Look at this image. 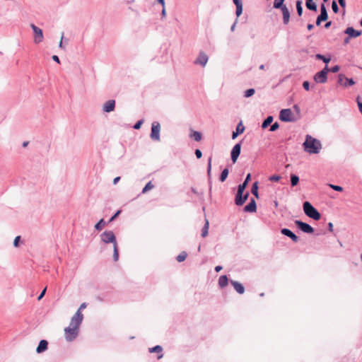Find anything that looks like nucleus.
Wrapping results in <instances>:
<instances>
[{
  "mask_svg": "<svg viewBox=\"0 0 362 362\" xmlns=\"http://www.w3.org/2000/svg\"><path fill=\"white\" fill-rule=\"evenodd\" d=\"M343 33L347 35L349 37L356 38L362 35V30H358L354 29L353 27H347L343 32Z\"/></svg>",
  "mask_w": 362,
  "mask_h": 362,
  "instance_id": "13",
  "label": "nucleus"
},
{
  "mask_svg": "<svg viewBox=\"0 0 362 362\" xmlns=\"http://www.w3.org/2000/svg\"><path fill=\"white\" fill-rule=\"evenodd\" d=\"M83 319V315L82 313L80 311V309H78L76 313L74 315V316L71 317L70 325H76L78 327H80L82 321Z\"/></svg>",
  "mask_w": 362,
  "mask_h": 362,
  "instance_id": "12",
  "label": "nucleus"
},
{
  "mask_svg": "<svg viewBox=\"0 0 362 362\" xmlns=\"http://www.w3.org/2000/svg\"><path fill=\"white\" fill-rule=\"evenodd\" d=\"M303 1L301 0H297L296 1V11L297 14L299 17H300L303 15Z\"/></svg>",
  "mask_w": 362,
  "mask_h": 362,
  "instance_id": "31",
  "label": "nucleus"
},
{
  "mask_svg": "<svg viewBox=\"0 0 362 362\" xmlns=\"http://www.w3.org/2000/svg\"><path fill=\"white\" fill-rule=\"evenodd\" d=\"M305 6L308 10L311 11H317V6L316 3L313 1V0H305Z\"/></svg>",
  "mask_w": 362,
  "mask_h": 362,
  "instance_id": "25",
  "label": "nucleus"
},
{
  "mask_svg": "<svg viewBox=\"0 0 362 362\" xmlns=\"http://www.w3.org/2000/svg\"><path fill=\"white\" fill-rule=\"evenodd\" d=\"M281 179V176L279 175H272L269 177V180L272 182H278Z\"/></svg>",
  "mask_w": 362,
  "mask_h": 362,
  "instance_id": "45",
  "label": "nucleus"
},
{
  "mask_svg": "<svg viewBox=\"0 0 362 362\" xmlns=\"http://www.w3.org/2000/svg\"><path fill=\"white\" fill-rule=\"evenodd\" d=\"M338 2H339V6H341V8H342V13L343 15L346 12V10H345V8H346V0H338Z\"/></svg>",
  "mask_w": 362,
  "mask_h": 362,
  "instance_id": "48",
  "label": "nucleus"
},
{
  "mask_svg": "<svg viewBox=\"0 0 362 362\" xmlns=\"http://www.w3.org/2000/svg\"><path fill=\"white\" fill-rule=\"evenodd\" d=\"M144 123V119H139L138 120L133 126V128L134 129H139Z\"/></svg>",
  "mask_w": 362,
  "mask_h": 362,
  "instance_id": "50",
  "label": "nucleus"
},
{
  "mask_svg": "<svg viewBox=\"0 0 362 362\" xmlns=\"http://www.w3.org/2000/svg\"><path fill=\"white\" fill-rule=\"evenodd\" d=\"M279 128V124L277 122H275L273 124H271L270 125V132H275Z\"/></svg>",
  "mask_w": 362,
  "mask_h": 362,
  "instance_id": "46",
  "label": "nucleus"
},
{
  "mask_svg": "<svg viewBox=\"0 0 362 362\" xmlns=\"http://www.w3.org/2000/svg\"><path fill=\"white\" fill-rule=\"evenodd\" d=\"M237 23H238V19H235V22L233 23V24L230 27V31L231 32H233L235 30V25H236Z\"/></svg>",
  "mask_w": 362,
  "mask_h": 362,
  "instance_id": "64",
  "label": "nucleus"
},
{
  "mask_svg": "<svg viewBox=\"0 0 362 362\" xmlns=\"http://www.w3.org/2000/svg\"><path fill=\"white\" fill-rule=\"evenodd\" d=\"M194 153L197 159L201 158L202 156V152L198 148L195 150Z\"/></svg>",
  "mask_w": 362,
  "mask_h": 362,
  "instance_id": "57",
  "label": "nucleus"
},
{
  "mask_svg": "<svg viewBox=\"0 0 362 362\" xmlns=\"http://www.w3.org/2000/svg\"><path fill=\"white\" fill-rule=\"evenodd\" d=\"M281 233L282 235L291 238V240L294 243H298L299 240V238L288 228H281Z\"/></svg>",
  "mask_w": 362,
  "mask_h": 362,
  "instance_id": "15",
  "label": "nucleus"
},
{
  "mask_svg": "<svg viewBox=\"0 0 362 362\" xmlns=\"http://www.w3.org/2000/svg\"><path fill=\"white\" fill-rule=\"evenodd\" d=\"M47 291V287H45L40 293V295L37 297V300H40L45 295Z\"/></svg>",
  "mask_w": 362,
  "mask_h": 362,
  "instance_id": "56",
  "label": "nucleus"
},
{
  "mask_svg": "<svg viewBox=\"0 0 362 362\" xmlns=\"http://www.w3.org/2000/svg\"><path fill=\"white\" fill-rule=\"evenodd\" d=\"M345 79V83L343 84L344 87H349L356 83L355 81L352 78H347L344 75L340 74L338 76V83L342 84V80Z\"/></svg>",
  "mask_w": 362,
  "mask_h": 362,
  "instance_id": "18",
  "label": "nucleus"
},
{
  "mask_svg": "<svg viewBox=\"0 0 362 362\" xmlns=\"http://www.w3.org/2000/svg\"><path fill=\"white\" fill-rule=\"evenodd\" d=\"M243 211L247 213H254L257 211V204L255 200L253 198H251L249 203L247 204L244 208Z\"/></svg>",
  "mask_w": 362,
  "mask_h": 362,
  "instance_id": "16",
  "label": "nucleus"
},
{
  "mask_svg": "<svg viewBox=\"0 0 362 362\" xmlns=\"http://www.w3.org/2000/svg\"><path fill=\"white\" fill-rule=\"evenodd\" d=\"M291 178V187L296 186L299 182V177L296 174H291L290 176Z\"/></svg>",
  "mask_w": 362,
  "mask_h": 362,
  "instance_id": "37",
  "label": "nucleus"
},
{
  "mask_svg": "<svg viewBox=\"0 0 362 362\" xmlns=\"http://www.w3.org/2000/svg\"><path fill=\"white\" fill-rule=\"evenodd\" d=\"M209 57L207 54L204 52H200L199 53V55L197 58L194 61L195 64L201 65L202 66H205L207 62H208Z\"/></svg>",
  "mask_w": 362,
  "mask_h": 362,
  "instance_id": "14",
  "label": "nucleus"
},
{
  "mask_svg": "<svg viewBox=\"0 0 362 362\" xmlns=\"http://www.w3.org/2000/svg\"><path fill=\"white\" fill-rule=\"evenodd\" d=\"M328 230L330 232L333 231V223L332 222H329L327 224Z\"/></svg>",
  "mask_w": 362,
  "mask_h": 362,
  "instance_id": "63",
  "label": "nucleus"
},
{
  "mask_svg": "<svg viewBox=\"0 0 362 362\" xmlns=\"http://www.w3.org/2000/svg\"><path fill=\"white\" fill-rule=\"evenodd\" d=\"M303 146L304 151L310 154H317L322 148L320 141L308 134L306 135L305 140L303 142Z\"/></svg>",
  "mask_w": 362,
  "mask_h": 362,
  "instance_id": "1",
  "label": "nucleus"
},
{
  "mask_svg": "<svg viewBox=\"0 0 362 362\" xmlns=\"http://www.w3.org/2000/svg\"><path fill=\"white\" fill-rule=\"evenodd\" d=\"M187 253L185 251H182V252H180L177 257H176V260L178 262H182L183 261L185 260V259L187 258Z\"/></svg>",
  "mask_w": 362,
  "mask_h": 362,
  "instance_id": "39",
  "label": "nucleus"
},
{
  "mask_svg": "<svg viewBox=\"0 0 362 362\" xmlns=\"http://www.w3.org/2000/svg\"><path fill=\"white\" fill-rule=\"evenodd\" d=\"M113 259L117 262L119 259V250L117 245L113 246Z\"/></svg>",
  "mask_w": 362,
  "mask_h": 362,
  "instance_id": "41",
  "label": "nucleus"
},
{
  "mask_svg": "<svg viewBox=\"0 0 362 362\" xmlns=\"http://www.w3.org/2000/svg\"><path fill=\"white\" fill-rule=\"evenodd\" d=\"M30 28H32L33 33H34V42L35 44H38L41 42L43 40V32L42 30L37 26H36L35 24L32 23L30 24Z\"/></svg>",
  "mask_w": 362,
  "mask_h": 362,
  "instance_id": "10",
  "label": "nucleus"
},
{
  "mask_svg": "<svg viewBox=\"0 0 362 362\" xmlns=\"http://www.w3.org/2000/svg\"><path fill=\"white\" fill-rule=\"evenodd\" d=\"M233 2L235 5V6H243L242 0H233Z\"/></svg>",
  "mask_w": 362,
  "mask_h": 362,
  "instance_id": "60",
  "label": "nucleus"
},
{
  "mask_svg": "<svg viewBox=\"0 0 362 362\" xmlns=\"http://www.w3.org/2000/svg\"><path fill=\"white\" fill-rule=\"evenodd\" d=\"M148 351H149L150 353H158V354H159L158 355V357H157L158 359H160L163 356V354L161 353L162 351H163V348L160 345H156V346H155L153 347L149 348Z\"/></svg>",
  "mask_w": 362,
  "mask_h": 362,
  "instance_id": "24",
  "label": "nucleus"
},
{
  "mask_svg": "<svg viewBox=\"0 0 362 362\" xmlns=\"http://www.w3.org/2000/svg\"><path fill=\"white\" fill-rule=\"evenodd\" d=\"M340 70V66L339 65H335L329 69V71L332 73H337Z\"/></svg>",
  "mask_w": 362,
  "mask_h": 362,
  "instance_id": "52",
  "label": "nucleus"
},
{
  "mask_svg": "<svg viewBox=\"0 0 362 362\" xmlns=\"http://www.w3.org/2000/svg\"><path fill=\"white\" fill-rule=\"evenodd\" d=\"M245 127L243 122L240 121L236 126L235 131L232 133V139H235L238 135L243 134L245 131Z\"/></svg>",
  "mask_w": 362,
  "mask_h": 362,
  "instance_id": "20",
  "label": "nucleus"
},
{
  "mask_svg": "<svg viewBox=\"0 0 362 362\" xmlns=\"http://www.w3.org/2000/svg\"><path fill=\"white\" fill-rule=\"evenodd\" d=\"M243 13V6H236L235 15L237 16L236 19Z\"/></svg>",
  "mask_w": 362,
  "mask_h": 362,
  "instance_id": "49",
  "label": "nucleus"
},
{
  "mask_svg": "<svg viewBox=\"0 0 362 362\" xmlns=\"http://www.w3.org/2000/svg\"><path fill=\"white\" fill-rule=\"evenodd\" d=\"M279 119L284 122H294L298 118L295 117L291 109H282L279 112Z\"/></svg>",
  "mask_w": 362,
  "mask_h": 362,
  "instance_id": "3",
  "label": "nucleus"
},
{
  "mask_svg": "<svg viewBox=\"0 0 362 362\" xmlns=\"http://www.w3.org/2000/svg\"><path fill=\"white\" fill-rule=\"evenodd\" d=\"M102 242L105 244L112 243L113 246L117 245L116 237L113 231L105 230L100 234Z\"/></svg>",
  "mask_w": 362,
  "mask_h": 362,
  "instance_id": "4",
  "label": "nucleus"
},
{
  "mask_svg": "<svg viewBox=\"0 0 362 362\" xmlns=\"http://www.w3.org/2000/svg\"><path fill=\"white\" fill-rule=\"evenodd\" d=\"M120 213H121V210H117L115 213V214L111 216V218L109 220V222H112L113 221H115L117 218V217L119 215Z\"/></svg>",
  "mask_w": 362,
  "mask_h": 362,
  "instance_id": "53",
  "label": "nucleus"
},
{
  "mask_svg": "<svg viewBox=\"0 0 362 362\" xmlns=\"http://www.w3.org/2000/svg\"><path fill=\"white\" fill-rule=\"evenodd\" d=\"M255 90L254 88H249L244 92V97L250 98L252 96L255 94Z\"/></svg>",
  "mask_w": 362,
  "mask_h": 362,
  "instance_id": "42",
  "label": "nucleus"
},
{
  "mask_svg": "<svg viewBox=\"0 0 362 362\" xmlns=\"http://www.w3.org/2000/svg\"><path fill=\"white\" fill-rule=\"evenodd\" d=\"M230 283L233 286L234 289L236 291V292L238 293H239V294L244 293L245 287L241 283H240L237 281H234V280H230Z\"/></svg>",
  "mask_w": 362,
  "mask_h": 362,
  "instance_id": "19",
  "label": "nucleus"
},
{
  "mask_svg": "<svg viewBox=\"0 0 362 362\" xmlns=\"http://www.w3.org/2000/svg\"><path fill=\"white\" fill-rule=\"evenodd\" d=\"M209 223L207 219L205 220V223L202 229V236L205 238L209 233Z\"/></svg>",
  "mask_w": 362,
  "mask_h": 362,
  "instance_id": "34",
  "label": "nucleus"
},
{
  "mask_svg": "<svg viewBox=\"0 0 362 362\" xmlns=\"http://www.w3.org/2000/svg\"><path fill=\"white\" fill-rule=\"evenodd\" d=\"M78 329H79V327L76 326V325L71 326L69 325V327H66L64 329V332L66 334V341H71L74 339H75L76 338V337L78 336Z\"/></svg>",
  "mask_w": 362,
  "mask_h": 362,
  "instance_id": "5",
  "label": "nucleus"
},
{
  "mask_svg": "<svg viewBox=\"0 0 362 362\" xmlns=\"http://www.w3.org/2000/svg\"><path fill=\"white\" fill-rule=\"evenodd\" d=\"M351 37H349L347 35V37H346L344 39V42H343V44H344V45H346L347 44H349V42H350V40H351Z\"/></svg>",
  "mask_w": 362,
  "mask_h": 362,
  "instance_id": "62",
  "label": "nucleus"
},
{
  "mask_svg": "<svg viewBox=\"0 0 362 362\" xmlns=\"http://www.w3.org/2000/svg\"><path fill=\"white\" fill-rule=\"evenodd\" d=\"M327 20L320 17L317 16L315 21V24L317 26H320L322 22L326 21Z\"/></svg>",
  "mask_w": 362,
  "mask_h": 362,
  "instance_id": "55",
  "label": "nucleus"
},
{
  "mask_svg": "<svg viewBox=\"0 0 362 362\" xmlns=\"http://www.w3.org/2000/svg\"><path fill=\"white\" fill-rule=\"evenodd\" d=\"M293 107L295 112L299 115V117H298L299 119L300 118V109L299 106L296 104V105H293Z\"/></svg>",
  "mask_w": 362,
  "mask_h": 362,
  "instance_id": "58",
  "label": "nucleus"
},
{
  "mask_svg": "<svg viewBox=\"0 0 362 362\" xmlns=\"http://www.w3.org/2000/svg\"><path fill=\"white\" fill-rule=\"evenodd\" d=\"M332 9L334 13H338L339 8L338 4L335 0H333L332 2Z\"/></svg>",
  "mask_w": 362,
  "mask_h": 362,
  "instance_id": "44",
  "label": "nucleus"
},
{
  "mask_svg": "<svg viewBox=\"0 0 362 362\" xmlns=\"http://www.w3.org/2000/svg\"><path fill=\"white\" fill-rule=\"evenodd\" d=\"M303 209L307 216L313 218L315 221H318L320 219V213L308 201L303 202Z\"/></svg>",
  "mask_w": 362,
  "mask_h": 362,
  "instance_id": "2",
  "label": "nucleus"
},
{
  "mask_svg": "<svg viewBox=\"0 0 362 362\" xmlns=\"http://www.w3.org/2000/svg\"><path fill=\"white\" fill-rule=\"evenodd\" d=\"M329 72V68L326 65L321 71L317 72L313 79L316 83H325L327 81V74Z\"/></svg>",
  "mask_w": 362,
  "mask_h": 362,
  "instance_id": "6",
  "label": "nucleus"
},
{
  "mask_svg": "<svg viewBox=\"0 0 362 362\" xmlns=\"http://www.w3.org/2000/svg\"><path fill=\"white\" fill-rule=\"evenodd\" d=\"M294 223L298 229L305 233L312 234L315 231L314 228L310 225L300 220H296Z\"/></svg>",
  "mask_w": 362,
  "mask_h": 362,
  "instance_id": "8",
  "label": "nucleus"
},
{
  "mask_svg": "<svg viewBox=\"0 0 362 362\" xmlns=\"http://www.w3.org/2000/svg\"><path fill=\"white\" fill-rule=\"evenodd\" d=\"M229 282L227 275H221L218 279V286L221 288L226 287Z\"/></svg>",
  "mask_w": 362,
  "mask_h": 362,
  "instance_id": "26",
  "label": "nucleus"
},
{
  "mask_svg": "<svg viewBox=\"0 0 362 362\" xmlns=\"http://www.w3.org/2000/svg\"><path fill=\"white\" fill-rule=\"evenodd\" d=\"M315 58L318 60H322L326 65L331 61V56L326 57L322 54H317Z\"/></svg>",
  "mask_w": 362,
  "mask_h": 362,
  "instance_id": "33",
  "label": "nucleus"
},
{
  "mask_svg": "<svg viewBox=\"0 0 362 362\" xmlns=\"http://www.w3.org/2000/svg\"><path fill=\"white\" fill-rule=\"evenodd\" d=\"M283 15V23L284 25H287L289 23L290 21V11L287 7L281 9Z\"/></svg>",
  "mask_w": 362,
  "mask_h": 362,
  "instance_id": "23",
  "label": "nucleus"
},
{
  "mask_svg": "<svg viewBox=\"0 0 362 362\" xmlns=\"http://www.w3.org/2000/svg\"><path fill=\"white\" fill-rule=\"evenodd\" d=\"M68 39L66 38H64V32L62 33V37H61V40L59 42V47L60 49H65V47L64 46L63 43H64V41L67 43L68 42Z\"/></svg>",
  "mask_w": 362,
  "mask_h": 362,
  "instance_id": "43",
  "label": "nucleus"
},
{
  "mask_svg": "<svg viewBox=\"0 0 362 362\" xmlns=\"http://www.w3.org/2000/svg\"><path fill=\"white\" fill-rule=\"evenodd\" d=\"M190 137L193 138L196 141H199L202 139V133L197 131H192Z\"/></svg>",
  "mask_w": 362,
  "mask_h": 362,
  "instance_id": "35",
  "label": "nucleus"
},
{
  "mask_svg": "<svg viewBox=\"0 0 362 362\" xmlns=\"http://www.w3.org/2000/svg\"><path fill=\"white\" fill-rule=\"evenodd\" d=\"M310 84L308 81H303V87L305 90L308 91L310 90Z\"/></svg>",
  "mask_w": 362,
  "mask_h": 362,
  "instance_id": "54",
  "label": "nucleus"
},
{
  "mask_svg": "<svg viewBox=\"0 0 362 362\" xmlns=\"http://www.w3.org/2000/svg\"><path fill=\"white\" fill-rule=\"evenodd\" d=\"M21 240V237L20 235L16 236L14 238V240H13V246L15 247H19Z\"/></svg>",
  "mask_w": 362,
  "mask_h": 362,
  "instance_id": "47",
  "label": "nucleus"
},
{
  "mask_svg": "<svg viewBox=\"0 0 362 362\" xmlns=\"http://www.w3.org/2000/svg\"><path fill=\"white\" fill-rule=\"evenodd\" d=\"M258 184L259 182L257 181L255 182L251 188V193L257 198H259V192H258Z\"/></svg>",
  "mask_w": 362,
  "mask_h": 362,
  "instance_id": "32",
  "label": "nucleus"
},
{
  "mask_svg": "<svg viewBox=\"0 0 362 362\" xmlns=\"http://www.w3.org/2000/svg\"><path fill=\"white\" fill-rule=\"evenodd\" d=\"M105 225H106L105 221L103 218H101L95 225V229L98 231H100Z\"/></svg>",
  "mask_w": 362,
  "mask_h": 362,
  "instance_id": "38",
  "label": "nucleus"
},
{
  "mask_svg": "<svg viewBox=\"0 0 362 362\" xmlns=\"http://www.w3.org/2000/svg\"><path fill=\"white\" fill-rule=\"evenodd\" d=\"M228 173H229V170L227 168H224L222 172L221 173V175L219 176V180L221 182H223L226 181V180L227 179L228 177Z\"/></svg>",
  "mask_w": 362,
  "mask_h": 362,
  "instance_id": "36",
  "label": "nucleus"
},
{
  "mask_svg": "<svg viewBox=\"0 0 362 362\" xmlns=\"http://www.w3.org/2000/svg\"><path fill=\"white\" fill-rule=\"evenodd\" d=\"M211 160H212V157L210 156L208 159V163H207V176H208V180H209V193L211 192Z\"/></svg>",
  "mask_w": 362,
  "mask_h": 362,
  "instance_id": "22",
  "label": "nucleus"
},
{
  "mask_svg": "<svg viewBox=\"0 0 362 362\" xmlns=\"http://www.w3.org/2000/svg\"><path fill=\"white\" fill-rule=\"evenodd\" d=\"M285 0H274L273 3V8L276 9H283L286 7V4H284Z\"/></svg>",
  "mask_w": 362,
  "mask_h": 362,
  "instance_id": "29",
  "label": "nucleus"
},
{
  "mask_svg": "<svg viewBox=\"0 0 362 362\" xmlns=\"http://www.w3.org/2000/svg\"><path fill=\"white\" fill-rule=\"evenodd\" d=\"M48 348V341L45 339H42L40 341L38 346L36 348V352L37 354H41L45 351Z\"/></svg>",
  "mask_w": 362,
  "mask_h": 362,
  "instance_id": "21",
  "label": "nucleus"
},
{
  "mask_svg": "<svg viewBox=\"0 0 362 362\" xmlns=\"http://www.w3.org/2000/svg\"><path fill=\"white\" fill-rule=\"evenodd\" d=\"M115 100H109L106 101L103 105V111L107 113L114 111L115 108Z\"/></svg>",
  "mask_w": 362,
  "mask_h": 362,
  "instance_id": "17",
  "label": "nucleus"
},
{
  "mask_svg": "<svg viewBox=\"0 0 362 362\" xmlns=\"http://www.w3.org/2000/svg\"><path fill=\"white\" fill-rule=\"evenodd\" d=\"M244 191L240 189H238L237 193L235 197V204L237 206H242L247 201L249 197V192H247L245 194H243Z\"/></svg>",
  "mask_w": 362,
  "mask_h": 362,
  "instance_id": "9",
  "label": "nucleus"
},
{
  "mask_svg": "<svg viewBox=\"0 0 362 362\" xmlns=\"http://www.w3.org/2000/svg\"><path fill=\"white\" fill-rule=\"evenodd\" d=\"M52 59L54 62H57V64H60V60L57 55H53L52 57Z\"/></svg>",
  "mask_w": 362,
  "mask_h": 362,
  "instance_id": "61",
  "label": "nucleus"
},
{
  "mask_svg": "<svg viewBox=\"0 0 362 362\" xmlns=\"http://www.w3.org/2000/svg\"><path fill=\"white\" fill-rule=\"evenodd\" d=\"M241 143H242V141H240V142L237 143L236 144H235V146L233 147V148L231 150L230 158H231V160L233 161V163H235L237 161V160L240 154Z\"/></svg>",
  "mask_w": 362,
  "mask_h": 362,
  "instance_id": "11",
  "label": "nucleus"
},
{
  "mask_svg": "<svg viewBox=\"0 0 362 362\" xmlns=\"http://www.w3.org/2000/svg\"><path fill=\"white\" fill-rule=\"evenodd\" d=\"M160 132V124L158 122L154 121L151 124V129L150 134V138L155 141H159Z\"/></svg>",
  "mask_w": 362,
  "mask_h": 362,
  "instance_id": "7",
  "label": "nucleus"
},
{
  "mask_svg": "<svg viewBox=\"0 0 362 362\" xmlns=\"http://www.w3.org/2000/svg\"><path fill=\"white\" fill-rule=\"evenodd\" d=\"M329 187L332 189H334V191H337V192H342L343 191V187L339 185H335L330 184Z\"/></svg>",
  "mask_w": 362,
  "mask_h": 362,
  "instance_id": "51",
  "label": "nucleus"
},
{
  "mask_svg": "<svg viewBox=\"0 0 362 362\" xmlns=\"http://www.w3.org/2000/svg\"><path fill=\"white\" fill-rule=\"evenodd\" d=\"M341 33H338L337 35V36H333V37L332 39H329L328 41L329 42H333L336 41L337 40L338 37L341 36Z\"/></svg>",
  "mask_w": 362,
  "mask_h": 362,
  "instance_id": "59",
  "label": "nucleus"
},
{
  "mask_svg": "<svg viewBox=\"0 0 362 362\" xmlns=\"http://www.w3.org/2000/svg\"><path fill=\"white\" fill-rule=\"evenodd\" d=\"M251 180V174L250 173H248L246 177H245V180L243 181V183L240 184L238 187V189H240L241 190H243L245 191V188L247 187L248 185V183Z\"/></svg>",
  "mask_w": 362,
  "mask_h": 362,
  "instance_id": "27",
  "label": "nucleus"
},
{
  "mask_svg": "<svg viewBox=\"0 0 362 362\" xmlns=\"http://www.w3.org/2000/svg\"><path fill=\"white\" fill-rule=\"evenodd\" d=\"M274 120V117L273 116H267L264 119V121L262 122V125H261V127L264 129H267L269 126L271 125V124L272 123Z\"/></svg>",
  "mask_w": 362,
  "mask_h": 362,
  "instance_id": "28",
  "label": "nucleus"
},
{
  "mask_svg": "<svg viewBox=\"0 0 362 362\" xmlns=\"http://www.w3.org/2000/svg\"><path fill=\"white\" fill-rule=\"evenodd\" d=\"M318 16L325 19L327 21L329 16L327 11V8L325 4H322L320 5V13L318 15Z\"/></svg>",
  "mask_w": 362,
  "mask_h": 362,
  "instance_id": "30",
  "label": "nucleus"
},
{
  "mask_svg": "<svg viewBox=\"0 0 362 362\" xmlns=\"http://www.w3.org/2000/svg\"><path fill=\"white\" fill-rule=\"evenodd\" d=\"M154 187V185L152 184L151 181H149L148 183L142 189L141 193L145 194L149 190L152 189Z\"/></svg>",
  "mask_w": 362,
  "mask_h": 362,
  "instance_id": "40",
  "label": "nucleus"
}]
</instances>
